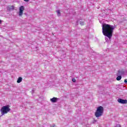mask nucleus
<instances>
[{"mask_svg":"<svg viewBox=\"0 0 127 127\" xmlns=\"http://www.w3.org/2000/svg\"><path fill=\"white\" fill-rule=\"evenodd\" d=\"M116 28V25H112L106 23L102 24V33L105 36L108 37L109 39L113 36L114 29Z\"/></svg>","mask_w":127,"mask_h":127,"instance_id":"f257e3e1","label":"nucleus"},{"mask_svg":"<svg viewBox=\"0 0 127 127\" xmlns=\"http://www.w3.org/2000/svg\"><path fill=\"white\" fill-rule=\"evenodd\" d=\"M104 114V107L99 106L97 108L96 111L95 113V116L96 118L102 117Z\"/></svg>","mask_w":127,"mask_h":127,"instance_id":"f03ea898","label":"nucleus"},{"mask_svg":"<svg viewBox=\"0 0 127 127\" xmlns=\"http://www.w3.org/2000/svg\"><path fill=\"white\" fill-rule=\"evenodd\" d=\"M9 111H10V109H9V106L6 105L3 106L0 109V112L1 114V116L2 117V116H3V115H4L5 114H7V113H8Z\"/></svg>","mask_w":127,"mask_h":127,"instance_id":"7ed1b4c3","label":"nucleus"},{"mask_svg":"<svg viewBox=\"0 0 127 127\" xmlns=\"http://www.w3.org/2000/svg\"><path fill=\"white\" fill-rule=\"evenodd\" d=\"M23 10H24V6H21L19 7V11L18 14L19 16H22V14H23Z\"/></svg>","mask_w":127,"mask_h":127,"instance_id":"20e7f679","label":"nucleus"},{"mask_svg":"<svg viewBox=\"0 0 127 127\" xmlns=\"http://www.w3.org/2000/svg\"><path fill=\"white\" fill-rule=\"evenodd\" d=\"M118 102L120 104H127V99H123L122 98H119L118 99Z\"/></svg>","mask_w":127,"mask_h":127,"instance_id":"39448f33","label":"nucleus"},{"mask_svg":"<svg viewBox=\"0 0 127 127\" xmlns=\"http://www.w3.org/2000/svg\"><path fill=\"white\" fill-rule=\"evenodd\" d=\"M125 74H126V71L124 70H119L118 72L117 73V76H119V75L122 76L123 75H125Z\"/></svg>","mask_w":127,"mask_h":127,"instance_id":"423d86ee","label":"nucleus"},{"mask_svg":"<svg viewBox=\"0 0 127 127\" xmlns=\"http://www.w3.org/2000/svg\"><path fill=\"white\" fill-rule=\"evenodd\" d=\"M58 100H59V98H57V97H53L50 99V101L52 103H57Z\"/></svg>","mask_w":127,"mask_h":127,"instance_id":"0eeeda50","label":"nucleus"},{"mask_svg":"<svg viewBox=\"0 0 127 127\" xmlns=\"http://www.w3.org/2000/svg\"><path fill=\"white\" fill-rule=\"evenodd\" d=\"M22 81V77H19L17 80V83H21Z\"/></svg>","mask_w":127,"mask_h":127,"instance_id":"6e6552de","label":"nucleus"},{"mask_svg":"<svg viewBox=\"0 0 127 127\" xmlns=\"http://www.w3.org/2000/svg\"><path fill=\"white\" fill-rule=\"evenodd\" d=\"M117 77L116 78V80L117 81H121V80H122V75H117Z\"/></svg>","mask_w":127,"mask_h":127,"instance_id":"1a4fd4ad","label":"nucleus"},{"mask_svg":"<svg viewBox=\"0 0 127 127\" xmlns=\"http://www.w3.org/2000/svg\"><path fill=\"white\" fill-rule=\"evenodd\" d=\"M79 22L80 23V25H84V20L83 19H80L79 20Z\"/></svg>","mask_w":127,"mask_h":127,"instance_id":"9d476101","label":"nucleus"},{"mask_svg":"<svg viewBox=\"0 0 127 127\" xmlns=\"http://www.w3.org/2000/svg\"><path fill=\"white\" fill-rule=\"evenodd\" d=\"M58 16H61V13L60 12V10H58L56 11Z\"/></svg>","mask_w":127,"mask_h":127,"instance_id":"9b49d317","label":"nucleus"},{"mask_svg":"<svg viewBox=\"0 0 127 127\" xmlns=\"http://www.w3.org/2000/svg\"><path fill=\"white\" fill-rule=\"evenodd\" d=\"M72 82H73V83H75V82H76V79H75V78H72Z\"/></svg>","mask_w":127,"mask_h":127,"instance_id":"f8f14e48","label":"nucleus"},{"mask_svg":"<svg viewBox=\"0 0 127 127\" xmlns=\"http://www.w3.org/2000/svg\"><path fill=\"white\" fill-rule=\"evenodd\" d=\"M124 82L125 83V84H127V79H125Z\"/></svg>","mask_w":127,"mask_h":127,"instance_id":"ddd939ff","label":"nucleus"},{"mask_svg":"<svg viewBox=\"0 0 127 127\" xmlns=\"http://www.w3.org/2000/svg\"><path fill=\"white\" fill-rule=\"evenodd\" d=\"M116 127H121V125H117Z\"/></svg>","mask_w":127,"mask_h":127,"instance_id":"4468645a","label":"nucleus"},{"mask_svg":"<svg viewBox=\"0 0 127 127\" xmlns=\"http://www.w3.org/2000/svg\"><path fill=\"white\" fill-rule=\"evenodd\" d=\"M55 127V124H53V126H51L50 127Z\"/></svg>","mask_w":127,"mask_h":127,"instance_id":"2eb2a0df","label":"nucleus"},{"mask_svg":"<svg viewBox=\"0 0 127 127\" xmlns=\"http://www.w3.org/2000/svg\"><path fill=\"white\" fill-rule=\"evenodd\" d=\"M105 40H106V41H108V39L107 38H105Z\"/></svg>","mask_w":127,"mask_h":127,"instance_id":"dca6fc26","label":"nucleus"},{"mask_svg":"<svg viewBox=\"0 0 127 127\" xmlns=\"http://www.w3.org/2000/svg\"><path fill=\"white\" fill-rule=\"evenodd\" d=\"M24 1H26V2H28V1H29V0H24Z\"/></svg>","mask_w":127,"mask_h":127,"instance_id":"f3484780","label":"nucleus"},{"mask_svg":"<svg viewBox=\"0 0 127 127\" xmlns=\"http://www.w3.org/2000/svg\"><path fill=\"white\" fill-rule=\"evenodd\" d=\"M10 9H14V8H13V6H12V7L11 8H10Z\"/></svg>","mask_w":127,"mask_h":127,"instance_id":"a211bd4d","label":"nucleus"},{"mask_svg":"<svg viewBox=\"0 0 127 127\" xmlns=\"http://www.w3.org/2000/svg\"><path fill=\"white\" fill-rule=\"evenodd\" d=\"M1 23V20H0V24Z\"/></svg>","mask_w":127,"mask_h":127,"instance_id":"6ab92c4d","label":"nucleus"},{"mask_svg":"<svg viewBox=\"0 0 127 127\" xmlns=\"http://www.w3.org/2000/svg\"><path fill=\"white\" fill-rule=\"evenodd\" d=\"M32 94H33V92L32 93Z\"/></svg>","mask_w":127,"mask_h":127,"instance_id":"aec40b11","label":"nucleus"}]
</instances>
